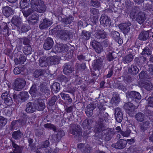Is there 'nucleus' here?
I'll return each mask as SVG.
<instances>
[{"label":"nucleus","mask_w":153,"mask_h":153,"mask_svg":"<svg viewBox=\"0 0 153 153\" xmlns=\"http://www.w3.org/2000/svg\"><path fill=\"white\" fill-rule=\"evenodd\" d=\"M23 134L20 132L19 130L13 132L12 134V137L15 139H19L21 137Z\"/></svg>","instance_id":"38"},{"label":"nucleus","mask_w":153,"mask_h":153,"mask_svg":"<svg viewBox=\"0 0 153 153\" xmlns=\"http://www.w3.org/2000/svg\"><path fill=\"white\" fill-rule=\"evenodd\" d=\"M133 59V56L132 54H130L125 56L123 59V62L125 63H128L131 61Z\"/></svg>","instance_id":"40"},{"label":"nucleus","mask_w":153,"mask_h":153,"mask_svg":"<svg viewBox=\"0 0 153 153\" xmlns=\"http://www.w3.org/2000/svg\"><path fill=\"white\" fill-rule=\"evenodd\" d=\"M23 13L25 17H27L29 16L32 15L29 17L28 22L30 24H34L38 22L39 21V15L34 12L31 8H29L26 10L23 11Z\"/></svg>","instance_id":"3"},{"label":"nucleus","mask_w":153,"mask_h":153,"mask_svg":"<svg viewBox=\"0 0 153 153\" xmlns=\"http://www.w3.org/2000/svg\"><path fill=\"white\" fill-rule=\"evenodd\" d=\"M28 25H23L21 28V30L22 32H25L29 30Z\"/></svg>","instance_id":"52"},{"label":"nucleus","mask_w":153,"mask_h":153,"mask_svg":"<svg viewBox=\"0 0 153 153\" xmlns=\"http://www.w3.org/2000/svg\"><path fill=\"white\" fill-rule=\"evenodd\" d=\"M91 5L96 7H99L100 6V3L98 1H94L91 0Z\"/></svg>","instance_id":"56"},{"label":"nucleus","mask_w":153,"mask_h":153,"mask_svg":"<svg viewBox=\"0 0 153 153\" xmlns=\"http://www.w3.org/2000/svg\"><path fill=\"white\" fill-rule=\"evenodd\" d=\"M141 53L145 56L146 55H150L151 54V51L148 47H146L143 49Z\"/></svg>","instance_id":"47"},{"label":"nucleus","mask_w":153,"mask_h":153,"mask_svg":"<svg viewBox=\"0 0 153 153\" xmlns=\"http://www.w3.org/2000/svg\"><path fill=\"white\" fill-rule=\"evenodd\" d=\"M7 120L2 117H0V129L4 126L6 124Z\"/></svg>","instance_id":"44"},{"label":"nucleus","mask_w":153,"mask_h":153,"mask_svg":"<svg viewBox=\"0 0 153 153\" xmlns=\"http://www.w3.org/2000/svg\"><path fill=\"white\" fill-rule=\"evenodd\" d=\"M34 105L36 109L39 111L43 110L45 107L44 101L41 99H39L37 101H36Z\"/></svg>","instance_id":"18"},{"label":"nucleus","mask_w":153,"mask_h":153,"mask_svg":"<svg viewBox=\"0 0 153 153\" xmlns=\"http://www.w3.org/2000/svg\"><path fill=\"white\" fill-rule=\"evenodd\" d=\"M144 115L141 113H138L136 114L135 118L138 121L142 122L144 120Z\"/></svg>","instance_id":"41"},{"label":"nucleus","mask_w":153,"mask_h":153,"mask_svg":"<svg viewBox=\"0 0 153 153\" xmlns=\"http://www.w3.org/2000/svg\"><path fill=\"white\" fill-rule=\"evenodd\" d=\"M25 124V122H22L21 120L19 121L15 120L12 122L11 126L12 129H17L19 127Z\"/></svg>","instance_id":"23"},{"label":"nucleus","mask_w":153,"mask_h":153,"mask_svg":"<svg viewBox=\"0 0 153 153\" xmlns=\"http://www.w3.org/2000/svg\"><path fill=\"white\" fill-rule=\"evenodd\" d=\"M93 48L95 49L96 52L100 53L102 51V48L101 45L99 42L96 41L95 40L92 41L90 43Z\"/></svg>","instance_id":"13"},{"label":"nucleus","mask_w":153,"mask_h":153,"mask_svg":"<svg viewBox=\"0 0 153 153\" xmlns=\"http://www.w3.org/2000/svg\"><path fill=\"white\" fill-rule=\"evenodd\" d=\"M102 65V62L98 60L96 61V62H94L93 64V67L95 69H98L99 70L100 68V67Z\"/></svg>","instance_id":"42"},{"label":"nucleus","mask_w":153,"mask_h":153,"mask_svg":"<svg viewBox=\"0 0 153 153\" xmlns=\"http://www.w3.org/2000/svg\"><path fill=\"white\" fill-rule=\"evenodd\" d=\"M148 106L150 107H153V97H150L148 99Z\"/></svg>","instance_id":"57"},{"label":"nucleus","mask_w":153,"mask_h":153,"mask_svg":"<svg viewBox=\"0 0 153 153\" xmlns=\"http://www.w3.org/2000/svg\"><path fill=\"white\" fill-rule=\"evenodd\" d=\"M124 108L126 110V112L130 116H133L135 108L132 103L128 102L125 104L124 105Z\"/></svg>","instance_id":"10"},{"label":"nucleus","mask_w":153,"mask_h":153,"mask_svg":"<svg viewBox=\"0 0 153 153\" xmlns=\"http://www.w3.org/2000/svg\"><path fill=\"white\" fill-rule=\"evenodd\" d=\"M43 74V71L42 70H37L35 71L34 73V76L37 78L39 76H41Z\"/></svg>","instance_id":"51"},{"label":"nucleus","mask_w":153,"mask_h":153,"mask_svg":"<svg viewBox=\"0 0 153 153\" xmlns=\"http://www.w3.org/2000/svg\"><path fill=\"white\" fill-rule=\"evenodd\" d=\"M131 131H127L124 132L122 131H120V134L123 137H128Z\"/></svg>","instance_id":"53"},{"label":"nucleus","mask_w":153,"mask_h":153,"mask_svg":"<svg viewBox=\"0 0 153 153\" xmlns=\"http://www.w3.org/2000/svg\"><path fill=\"white\" fill-rule=\"evenodd\" d=\"M60 58L57 56H52L47 59V62L44 61L45 59L41 58L39 60V65L41 66H47L48 65L58 64L59 63Z\"/></svg>","instance_id":"4"},{"label":"nucleus","mask_w":153,"mask_h":153,"mask_svg":"<svg viewBox=\"0 0 153 153\" xmlns=\"http://www.w3.org/2000/svg\"><path fill=\"white\" fill-rule=\"evenodd\" d=\"M30 0H21L20 3V6L22 8H25L29 7Z\"/></svg>","instance_id":"37"},{"label":"nucleus","mask_w":153,"mask_h":153,"mask_svg":"<svg viewBox=\"0 0 153 153\" xmlns=\"http://www.w3.org/2000/svg\"><path fill=\"white\" fill-rule=\"evenodd\" d=\"M52 24V22L45 18L43 19V22L40 25L39 27L40 29H43L50 26Z\"/></svg>","instance_id":"25"},{"label":"nucleus","mask_w":153,"mask_h":153,"mask_svg":"<svg viewBox=\"0 0 153 153\" xmlns=\"http://www.w3.org/2000/svg\"><path fill=\"white\" fill-rule=\"evenodd\" d=\"M73 70V68L70 65H65V66L63 69V72L66 75H68L69 74L71 73Z\"/></svg>","instance_id":"36"},{"label":"nucleus","mask_w":153,"mask_h":153,"mask_svg":"<svg viewBox=\"0 0 153 153\" xmlns=\"http://www.w3.org/2000/svg\"><path fill=\"white\" fill-rule=\"evenodd\" d=\"M2 12L5 16L8 17L13 14V11L10 7H6L3 9Z\"/></svg>","instance_id":"28"},{"label":"nucleus","mask_w":153,"mask_h":153,"mask_svg":"<svg viewBox=\"0 0 153 153\" xmlns=\"http://www.w3.org/2000/svg\"><path fill=\"white\" fill-rule=\"evenodd\" d=\"M65 134L64 131L62 130H60L57 133V137H61L64 136Z\"/></svg>","instance_id":"61"},{"label":"nucleus","mask_w":153,"mask_h":153,"mask_svg":"<svg viewBox=\"0 0 153 153\" xmlns=\"http://www.w3.org/2000/svg\"><path fill=\"white\" fill-rule=\"evenodd\" d=\"M90 36V33L89 32L85 31L82 32V38L84 39H88Z\"/></svg>","instance_id":"45"},{"label":"nucleus","mask_w":153,"mask_h":153,"mask_svg":"<svg viewBox=\"0 0 153 153\" xmlns=\"http://www.w3.org/2000/svg\"><path fill=\"white\" fill-rule=\"evenodd\" d=\"M94 36L97 39H104L106 38V34L103 30H99L96 31Z\"/></svg>","instance_id":"22"},{"label":"nucleus","mask_w":153,"mask_h":153,"mask_svg":"<svg viewBox=\"0 0 153 153\" xmlns=\"http://www.w3.org/2000/svg\"><path fill=\"white\" fill-rule=\"evenodd\" d=\"M92 123V120L91 119H86L83 122L82 126L83 128H87L88 130L86 129V132L84 131V134L85 135H86V134H88L90 133V131L89 130L91 128V124Z\"/></svg>","instance_id":"15"},{"label":"nucleus","mask_w":153,"mask_h":153,"mask_svg":"<svg viewBox=\"0 0 153 153\" xmlns=\"http://www.w3.org/2000/svg\"><path fill=\"white\" fill-rule=\"evenodd\" d=\"M126 96L136 102H138L141 98V96L140 93L135 91H132L129 94H126Z\"/></svg>","instance_id":"9"},{"label":"nucleus","mask_w":153,"mask_h":153,"mask_svg":"<svg viewBox=\"0 0 153 153\" xmlns=\"http://www.w3.org/2000/svg\"><path fill=\"white\" fill-rule=\"evenodd\" d=\"M149 36L148 31H143L139 34V39L141 40H146L148 38Z\"/></svg>","instance_id":"32"},{"label":"nucleus","mask_w":153,"mask_h":153,"mask_svg":"<svg viewBox=\"0 0 153 153\" xmlns=\"http://www.w3.org/2000/svg\"><path fill=\"white\" fill-rule=\"evenodd\" d=\"M28 97V94L26 91L20 92L19 95L14 94L13 95V99L15 101L18 100V101H20L21 100L22 102H24L27 100Z\"/></svg>","instance_id":"6"},{"label":"nucleus","mask_w":153,"mask_h":153,"mask_svg":"<svg viewBox=\"0 0 153 153\" xmlns=\"http://www.w3.org/2000/svg\"><path fill=\"white\" fill-rule=\"evenodd\" d=\"M1 98L4 102V103L7 105H10L12 104L13 100L11 97H10L8 92L6 91L2 94Z\"/></svg>","instance_id":"11"},{"label":"nucleus","mask_w":153,"mask_h":153,"mask_svg":"<svg viewBox=\"0 0 153 153\" xmlns=\"http://www.w3.org/2000/svg\"><path fill=\"white\" fill-rule=\"evenodd\" d=\"M149 126V123L148 122L143 123L141 125V129L142 131H144L146 130Z\"/></svg>","instance_id":"46"},{"label":"nucleus","mask_w":153,"mask_h":153,"mask_svg":"<svg viewBox=\"0 0 153 153\" xmlns=\"http://www.w3.org/2000/svg\"><path fill=\"white\" fill-rule=\"evenodd\" d=\"M21 41L22 42H23L24 44L27 45L29 43V39L26 38H22L21 39Z\"/></svg>","instance_id":"58"},{"label":"nucleus","mask_w":153,"mask_h":153,"mask_svg":"<svg viewBox=\"0 0 153 153\" xmlns=\"http://www.w3.org/2000/svg\"><path fill=\"white\" fill-rule=\"evenodd\" d=\"M114 111L116 120L118 122L120 123L123 118V114L121 109L119 108H117L115 109Z\"/></svg>","instance_id":"14"},{"label":"nucleus","mask_w":153,"mask_h":153,"mask_svg":"<svg viewBox=\"0 0 153 153\" xmlns=\"http://www.w3.org/2000/svg\"><path fill=\"white\" fill-rule=\"evenodd\" d=\"M70 133L73 134L75 135L76 136H78V137L80 136L82 134L81 129L78 127H77L75 131L74 129L71 130Z\"/></svg>","instance_id":"39"},{"label":"nucleus","mask_w":153,"mask_h":153,"mask_svg":"<svg viewBox=\"0 0 153 153\" xmlns=\"http://www.w3.org/2000/svg\"><path fill=\"white\" fill-rule=\"evenodd\" d=\"M98 107L100 111H103L105 109V108L104 107V105L100 103H98Z\"/></svg>","instance_id":"60"},{"label":"nucleus","mask_w":153,"mask_h":153,"mask_svg":"<svg viewBox=\"0 0 153 153\" xmlns=\"http://www.w3.org/2000/svg\"><path fill=\"white\" fill-rule=\"evenodd\" d=\"M44 127L46 128H49L52 129L53 131H55L56 130V127L53 125L51 124L47 123L44 125Z\"/></svg>","instance_id":"48"},{"label":"nucleus","mask_w":153,"mask_h":153,"mask_svg":"<svg viewBox=\"0 0 153 153\" xmlns=\"http://www.w3.org/2000/svg\"><path fill=\"white\" fill-rule=\"evenodd\" d=\"M120 100V98L118 97H113L111 100V102L113 104H114H114L116 105L118 103Z\"/></svg>","instance_id":"49"},{"label":"nucleus","mask_w":153,"mask_h":153,"mask_svg":"<svg viewBox=\"0 0 153 153\" xmlns=\"http://www.w3.org/2000/svg\"><path fill=\"white\" fill-rule=\"evenodd\" d=\"M85 65L84 64H83L81 65L78 64H76V68H77V70L79 69L80 70L81 69L84 70L85 69Z\"/></svg>","instance_id":"54"},{"label":"nucleus","mask_w":153,"mask_h":153,"mask_svg":"<svg viewBox=\"0 0 153 153\" xmlns=\"http://www.w3.org/2000/svg\"><path fill=\"white\" fill-rule=\"evenodd\" d=\"M67 46L65 44H57L52 49L53 52L55 53H59L62 52H65L68 50Z\"/></svg>","instance_id":"7"},{"label":"nucleus","mask_w":153,"mask_h":153,"mask_svg":"<svg viewBox=\"0 0 153 153\" xmlns=\"http://www.w3.org/2000/svg\"><path fill=\"white\" fill-rule=\"evenodd\" d=\"M30 93L33 97H35L38 95L36 85H33L30 90Z\"/></svg>","instance_id":"33"},{"label":"nucleus","mask_w":153,"mask_h":153,"mask_svg":"<svg viewBox=\"0 0 153 153\" xmlns=\"http://www.w3.org/2000/svg\"><path fill=\"white\" fill-rule=\"evenodd\" d=\"M91 12L94 15L97 14L99 12L98 10L96 8H93L91 10Z\"/></svg>","instance_id":"62"},{"label":"nucleus","mask_w":153,"mask_h":153,"mask_svg":"<svg viewBox=\"0 0 153 153\" xmlns=\"http://www.w3.org/2000/svg\"><path fill=\"white\" fill-rule=\"evenodd\" d=\"M127 143V141L126 140L120 139L117 143L116 144H113L112 147L119 149H122L125 148Z\"/></svg>","instance_id":"17"},{"label":"nucleus","mask_w":153,"mask_h":153,"mask_svg":"<svg viewBox=\"0 0 153 153\" xmlns=\"http://www.w3.org/2000/svg\"><path fill=\"white\" fill-rule=\"evenodd\" d=\"M32 51V48L30 46H27L24 48L23 52L26 55H28L31 53Z\"/></svg>","instance_id":"43"},{"label":"nucleus","mask_w":153,"mask_h":153,"mask_svg":"<svg viewBox=\"0 0 153 153\" xmlns=\"http://www.w3.org/2000/svg\"><path fill=\"white\" fill-rule=\"evenodd\" d=\"M26 60L25 56L22 55H21L19 57L14 59V61L16 65L23 64Z\"/></svg>","instance_id":"27"},{"label":"nucleus","mask_w":153,"mask_h":153,"mask_svg":"<svg viewBox=\"0 0 153 153\" xmlns=\"http://www.w3.org/2000/svg\"><path fill=\"white\" fill-rule=\"evenodd\" d=\"M26 81L24 79L18 78L14 81L12 87L14 90L20 91L24 87Z\"/></svg>","instance_id":"5"},{"label":"nucleus","mask_w":153,"mask_h":153,"mask_svg":"<svg viewBox=\"0 0 153 153\" xmlns=\"http://www.w3.org/2000/svg\"><path fill=\"white\" fill-rule=\"evenodd\" d=\"M12 146L14 149V153H22L23 148L20 147L17 145L14 142L12 141Z\"/></svg>","instance_id":"31"},{"label":"nucleus","mask_w":153,"mask_h":153,"mask_svg":"<svg viewBox=\"0 0 153 153\" xmlns=\"http://www.w3.org/2000/svg\"><path fill=\"white\" fill-rule=\"evenodd\" d=\"M60 87V85L59 83L57 82L54 83L51 86V90L52 91L56 93L59 91Z\"/></svg>","instance_id":"34"},{"label":"nucleus","mask_w":153,"mask_h":153,"mask_svg":"<svg viewBox=\"0 0 153 153\" xmlns=\"http://www.w3.org/2000/svg\"><path fill=\"white\" fill-rule=\"evenodd\" d=\"M101 25L106 26H109L111 24L110 19L107 16L102 15L100 19Z\"/></svg>","instance_id":"16"},{"label":"nucleus","mask_w":153,"mask_h":153,"mask_svg":"<svg viewBox=\"0 0 153 153\" xmlns=\"http://www.w3.org/2000/svg\"><path fill=\"white\" fill-rule=\"evenodd\" d=\"M149 71L151 74H153V64H151L149 66Z\"/></svg>","instance_id":"63"},{"label":"nucleus","mask_w":153,"mask_h":153,"mask_svg":"<svg viewBox=\"0 0 153 153\" xmlns=\"http://www.w3.org/2000/svg\"><path fill=\"white\" fill-rule=\"evenodd\" d=\"M30 6L35 11L40 13L45 12L46 9L43 2L41 0H31Z\"/></svg>","instance_id":"2"},{"label":"nucleus","mask_w":153,"mask_h":153,"mask_svg":"<svg viewBox=\"0 0 153 153\" xmlns=\"http://www.w3.org/2000/svg\"><path fill=\"white\" fill-rule=\"evenodd\" d=\"M49 144V142L47 140L42 143L41 144L39 145V146H38L36 151V153H42V152L40 151L39 149L42 150V149L45 148V149L48 147Z\"/></svg>","instance_id":"29"},{"label":"nucleus","mask_w":153,"mask_h":153,"mask_svg":"<svg viewBox=\"0 0 153 153\" xmlns=\"http://www.w3.org/2000/svg\"><path fill=\"white\" fill-rule=\"evenodd\" d=\"M130 16L133 21L136 19L137 21L140 24H142L146 19L144 13L140 11L139 8L137 7H135L132 9Z\"/></svg>","instance_id":"1"},{"label":"nucleus","mask_w":153,"mask_h":153,"mask_svg":"<svg viewBox=\"0 0 153 153\" xmlns=\"http://www.w3.org/2000/svg\"><path fill=\"white\" fill-rule=\"evenodd\" d=\"M96 108V105L92 103H90L86 107V108H87L90 110L93 111V110Z\"/></svg>","instance_id":"55"},{"label":"nucleus","mask_w":153,"mask_h":153,"mask_svg":"<svg viewBox=\"0 0 153 153\" xmlns=\"http://www.w3.org/2000/svg\"><path fill=\"white\" fill-rule=\"evenodd\" d=\"M77 147L82 151V153H88L90 152V148L88 145L85 146L84 144H77Z\"/></svg>","instance_id":"24"},{"label":"nucleus","mask_w":153,"mask_h":153,"mask_svg":"<svg viewBox=\"0 0 153 153\" xmlns=\"http://www.w3.org/2000/svg\"><path fill=\"white\" fill-rule=\"evenodd\" d=\"M36 108L34 104L31 102L27 103L26 106V111L28 113H32L35 111Z\"/></svg>","instance_id":"26"},{"label":"nucleus","mask_w":153,"mask_h":153,"mask_svg":"<svg viewBox=\"0 0 153 153\" xmlns=\"http://www.w3.org/2000/svg\"><path fill=\"white\" fill-rule=\"evenodd\" d=\"M60 95L63 100H67L69 104H71L72 102V99L68 94L61 93L60 94Z\"/></svg>","instance_id":"35"},{"label":"nucleus","mask_w":153,"mask_h":153,"mask_svg":"<svg viewBox=\"0 0 153 153\" xmlns=\"http://www.w3.org/2000/svg\"><path fill=\"white\" fill-rule=\"evenodd\" d=\"M56 35L57 36L62 39L65 40L69 39V33L68 31L61 30L56 31Z\"/></svg>","instance_id":"8"},{"label":"nucleus","mask_w":153,"mask_h":153,"mask_svg":"<svg viewBox=\"0 0 153 153\" xmlns=\"http://www.w3.org/2000/svg\"><path fill=\"white\" fill-rule=\"evenodd\" d=\"M14 73L15 74H17L20 73V70L19 68L16 67L14 69Z\"/></svg>","instance_id":"64"},{"label":"nucleus","mask_w":153,"mask_h":153,"mask_svg":"<svg viewBox=\"0 0 153 153\" xmlns=\"http://www.w3.org/2000/svg\"><path fill=\"white\" fill-rule=\"evenodd\" d=\"M53 44L52 39L51 38H47L45 41L43 47L45 50H49L52 47Z\"/></svg>","instance_id":"19"},{"label":"nucleus","mask_w":153,"mask_h":153,"mask_svg":"<svg viewBox=\"0 0 153 153\" xmlns=\"http://www.w3.org/2000/svg\"><path fill=\"white\" fill-rule=\"evenodd\" d=\"M22 21L21 18L13 17L12 19L11 22L13 24L16 26L18 28H19Z\"/></svg>","instance_id":"30"},{"label":"nucleus","mask_w":153,"mask_h":153,"mask_svg":"<svg viewBox=\"0 0 153 153\" xmlns=\"http://www.w3.org/2000/svg\"><path fill=\"white\" fill-rule=\"evenodd\" d=\"M139 85L148 91L151 90L153 87L152 83L149 81L141 82L139 83Z\"/></svg>","instance_id":"20"},{"label":"nucleus","mask_w":153,"mask_h":153,"mask_svg":"<svg viewBox=\"0 0 153 153\" xmlns=\"http://www.w3.org/2000/svg\"><path fill=\"white\" fill-rule=\"evenodd\" d=\"M131 70L133 73L134 74H137L139 71V69L136 66H134L133 65H131Z\"/></svg>","instance_id":"50"},{"label":"nucleus","mask_w":153,"mask_h":153,"mask_svg":"<svg viewBox=\"0 0 153 153\" xmlns=\"http://www.w3.org/2000/svg\"><path fill=\"white\" fill-rule=\"evenodd\" d=\"M131 25L130 22L123 23L120 24L119 25V29L124 34L128 33L130 30L129 27Z\"/></svg>","instance_id":"12"},{"label":"nucleus","mask_w":153,"mask_h":153,"mask_svg":"<svg viewBox=\"0 0 153 153\" xmlns=\"http://www.w3.org/2000/svg\"><path fill=\"white\" fill-rule=\"evenodd\" d=\"M93 111L90 110L87 108L85 109V112L87 116L90 117L92 114Z\"/></svg>","instance_id":"59"},{"label":"nucleus","mask_w":153,"mask_h":153,"mask_svg":"<svg viewBox=\"0 0 153 153\" xmlns=\"http://www.w3.org/2000/svg\"><path fill=\"white\" fill-rule=\"evenodd\" d=\"M111 35L113 39L120 44L123 43L122 40L120 39L119 33L116 31H113L111 32Z\"/></svg>","instance_id":"21"}]
</instances>
